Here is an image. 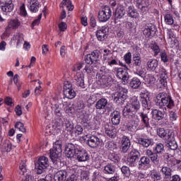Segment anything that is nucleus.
Instances as JSON below:
<instances>
[{
    "mask_svg": "<svg viewBox=\"0 0 181 181\" xmlns=\"http://www.w3.org/2000/svg\"><path fill=\"white\" fill-rule=\"evenodd\" d=\"M139 108H141V103L138 97L133 96L123 109L124 117H127L130 121L134 122L135 128L138 127L140 121L138 115H135L139 111Z\"/></svg>",
    "mask_w": 181,
    "mask_h": 181,
    "instance_id": "nucleus-1",
    "label": "nucleus"
},
{
    "mask_svg": "<svg viewBox=\"0 0 181 181\" xmlns=\"http://www.w3.org/2000/svg\"><path fill=\"white\" fill-rule=\"evenodd\" d=\"M65 156L66 158H76L78 162H86L88 160V153L85 149H82L80 146L69 143L65 147Z\"/></svg>",
    "mask_w": 181,
    "mask_h": 181,
    "instance_id": "nucleus-2",
    "label": "nucleus"
},
{
    "mask_svg": "<svg viewBox=\"0 0 181 181\" xmlns=\"http://www.w3.org/2000/svg\"><path fill=\"white\" fill-rule=\"evenodd\" d=\"M156 103L160 108H168L172 110L175 107V101L172 99V96L165 93H160L156 97Z\"/></svg>",
    "mask_w": 181,
    "mask_h": 181,
    "instance_id": "nucleus-3",
    "label": "nucleus"
},
{
    "mask_svg": "<svg viewBox=\"0 0 181 181\" xmlns=\"http://www.w3.org/2000/svg\"><path fill=\"white\" fill-rule=\"evenodd\" d=\"M52 110L56 115H60L62 110H64L66 114H71V112H73V108L69 105V103H67V102L63 103L62 100L52 101Z\"/></svg>",
    "mask_w": 181,
    "mask_h": 181,
    "instance_id": "nucleus-4",
    "label": "nucleus"
},
{
    "mask_svg": "<svg viewBox=\"0 0 181 181\" xmlns=\"http://www.w3.org/2000/svg\"><path fill=\"white\" fill-rule=\"evenodd\" d=\"M49 156L55 165L60 162V158H62V142L60 141L54 144L53 148L50 149Z\"/></svg>",
    "mask_w": 181,
    "mask_h": 181,
    "instance_id": "nucleus-5",
    "label": "nucleus"
},
{
    "mask_svg": "<svg viewBox=\"0 0 181 181\" xmlns=\"http://www.w3.org/2000/svg\"><path fill=\"white\" fill-rule=\"evenodd\" d=\"M81 139H83L85 141H87L88 144L90 148H100L101 145H103L101 139L97 137V136L85 135L81 137Z\"/></svg>",
    "mask_w": 181,
    "mask_h": 181,
    "instance_id": "nucleus-6",
    "label": "nucleus"
},
{
    "mask_svg": "<svg viewBox=\"0 0 181 181\" xmlns=\"http://www.w3.org/2000/svg\"><path fill=\"white\" fill-rule=\"evenodd\" d=\"M128 97V89L120 87L118 90L113 94L112 98L114 101L117 104H124L125 100Z\"/></svg>",
    "mask_w": 181,
    "mask_h": 181,
    "instance_id": "nucleus-7",
    "label": "nucleus"
},
{
    "mask_svg": "<svg viewBox=\"0 0 181 181\" xmlns=\"http://www.w3.org/2000/svg\"><path fill=\"white\" fill-rule=\"evenodd\" d=\"M49 168V158L46 156L40 157L35 162V169L38 175H42Z\"/></svg>",
    "mask_w": 181,
    "mask_h": 181,
    "instance_id": "nucleus-8",
    "label": "nucleus"
},
{
    "mask_svg": "<svg viewBox=\"0 0 181 181\" xmlns=\"http://www.w3.org/2000/svg\"><path fill=\"white\" fill-rule=\"evenodd\" d=\"M112 12L111 11V8L110 6H105L98 12V20L100 22L105 23L108 22L111 18Z\"/></svg>",
    "mask_w": 181,
    "mask_h": 181,
    "instance_id": "nucleus-9",
    "label": "nucleus"
},
{
    "mask_svg": "<svg viewBox=\"0 0 181 181\" xmlns=\"http://www.w3.org/2000/svg\"><path fill=\"white\" fill-rule=\"evenodd\" d=\"M159 82L158 83V88H166L168 87V74L166 73V69L164 68H160L159 70Z\"/></svg>",
    "mask_w": 181,
    "mask_h": 181,
    "instance_id": "nucleus-10",
    "label": "nucleus"
},
{
    "mask_svg": "<svg viewBox=\"0 0 181 181\" xmlns=\"http://www.w3.org/2000/svg\"><path fill=\"white\" fill-rule=\"evenodd\" d=\"M102 129L109 138H115L117 136V129L111 124L105 123Z\"/></svg>",
    "mask_w": 181,
    "mask_h": 181,
    "instance_id": "nucleus-11",
    "label": "nucleus"
},
{
    "mask_svg": "<svg viewBox=\"0 0 181 181\" xmlns=\"http://www.w3.org/2000/svg\"><path fill=\"white\" fill-rule=\"evenodd\" d=\"M109 29L107 25L102 26L101 28H99L95 34L96 37L99 42H104L107 37H108Z\"/></svg>",
    "mask_w": 181,
    "mask_h": 181,
    "instance_id": "nucleus-12",
    "label": "nucleus"
},
{
    "mask_svg": "<svg viewBox=\"0 0 181 181\" xmlns=\"http://www.w3.org/2000/svg\"><path fill=\"white\" fill-rule=\"evenodd\" d=\"M138 168L139 170H148L151 168V159L145 156L141 157Z\"/></svg>",
    "mask_w": 181,
    "mask_h": 181,
    "instance_id": "nucleus-13",
    "label": "nucleus"
},
{
    "mask_svg": "<svg viewBox=\"0 0 181 181\" xmlns=\"http://www.w3.org/2000/svg\"><path fill=\"white\" fill-rule=\"evenodd\" d=\"M134 66L136 67V74L139 76L140 77H144L145 76V71L141 69V64L142 63V60L141 59V57L137 56L134 57Z\"/></svg>",
    "mask_w": 181,
    "mask_h": 181,
    "instance_id": "nucleus-14",
    "label": "nucleus"
},
{
    "mask_svg": "<svg viewBox=\"0 0 181 181\" xmlns=\"http://www.w3.org/2000/svg\"><path fill=\"white\" fill-rule=\"evenodd\" d=\"M117 77L119 78V80L122 81L124 84H126L127 81H128V78L129 76L128 75V70L126 68H119L117 70Z\"/></svg>",
    "mask_w": 181,
    "mask_h": 181,
    "instance_id": "nucleus-15",
    "label": "nucleus"
},
{
    "mask_svg": "<svg viewBox=\"0 0 181 181\" xmlns=\"http://www.w3.org/2000/svg\"><path fill=\"white\" fill-rule=\"evenodd\" d=\"M0 8L3 12L6 13L12 12L14 8L13 3H12V0H6L0 3Z\"/></svg>",
    "mask_w": 181,
    "mask_h": 181,
    "instance_id": "nucleus-16",
    "label": "nucleus"
},
{
    "mask_svg": "<svg viewBox=\"0 0 181 181\" xmlns=\"http://www.w3.org/2000/svg\"><path fill=\"white\" fill-rule=\"evenodd\" d=\"M15 42L16 43V47H21L25 42V37L21 33H16L13 35V37L11 38V42Z\"/></svg>",
    "mask_w": 181,
    "mask_h": 181,
    "instance_id": "nucleus-17",
    "label": "nucleus"
},
{
    "mask_svg": "<svg viewBox=\"0 0 181 181\" xmlns=\"http://www.w3.org/2000/svg\"><path fill=\"white\" fill-rule=\"evenodd\" d=\"M156 32V26L152 23L146 24L143 30L144 35L147 37L152 36V35H155Z\"/></svg>",
    "mask_w": 181,
    "mask_h": 181,
    "instance_id": "nucleus-18",
    "label": "nucleus"
},
{
    "mask_svg": "<svg viewBox=\"0 0 181 181\" xmlns=\"http://www.w3.org/2000/svg\"><path fill=\"white\" fill-rule=\"evenodd\" d=\"M74 80L76 83V86L81 87V88H86V85L84 84V74L83 72H77L74 76Z\"/></svg>",
    "mask_w": 181,
    "mask_h": 181,
    "instance_id": "nucleus-19",
    "label": "nucleus"
},
{
    "mask_svg": "<svg viewBox=\"0 0 181 181\" xmlns=\"http://www.w3.org/2000/svg\"><path fill=\"white\" fill-rule=\"evenodd\" d=\"M77 117L78 118L83 119V121H84L88 124L89 128H90L91 129H94L96 128L97 124L95 123V120H87V119H86V115H84V112H83V110H81L80 113H77Z\"/></svg>",
    "mask_w": 181,
    "mask_h": 181,
    "instance_id": "nucleus-20",
    "label": "nucleus"
},
{
    "mask_svg": "<svg viewBox=\"0 0 181 181\" xmlns=\"http://www.w3.org/2000/svg\"><path fill=\"white\" fill-rule=\"evenodd\" d=\"M21 26V22L18 18L11 19L8 21V25L6 28V32L8 30H16Z\"/></svg>",
    "mask_w": 181,
    "mask_h": 181,
    "instance_id": "nucleus-21",
    "label": "nucleus"
},
{
    "mask_svg": "<svg viewBox=\"0 0 181 181\" xmlns=\"http://www.w3.org/2000/svg\"><path fill=\"white\" fill-rule=\"evenodd\" d=\"M165 146L171 149V151H176L177 149V143H176L172 134L165 139Z\"/></svg>",
    "mask_w": 181,
    "mask_h": 181,
    "instance_id": "nucleus-22",
    "label": "nucleus"
},
{
    "mask_svg": "<svg viewBox=\"0 0 181 181\" xmlns=\"http://www.w3.org/2000/svg\"><path fill=\"white\" fill-rule=\"evenodd\" d=\"M67 171L66 170H58L54 175V181H66L67 179Z\"/></svg>",
    "mask_w": 181,
    "mask_h": 181,
    "instance_id": "nucleus-23",
    "label": "nucleus"
},
{
    "mask_svg": "<svg viewBox=\"0 0 181 181\" xmlns=\"http://www.w3.org/2000/svg\"><path fill=\"white\" fill-rule=\"evenodd\" d=\"M140 98L141 100L142 106L149 110V107H151L149 105V93L148 92H141L140 93Z\"/></svg>",
    "mask_w": 181,
    "mask_h": 181,
    "instance_id": "nucleus-24",
    "label": "nucleus"
},
{
    "mask_svg": "<svg viewBox=\"0 0 181 181\" xmlns=\"http://www.w3.org/2000/svg\"><path fill=\"white\" fill-rule=\"evenodd\" d=\"M110 118L113 125H119V122H121V113L115 110L111 113Z\"/></svg>",
    "mask_w": 181,
    "mask_h": 181,
    "instance_id": "nucleus-25",
    "label": "nucleus"
},
{
    "mask_svg": "<svg viewBox=\"0 0 181 181\" xmlns=\"http://www.w3.org/2000/svg\"><path fill=\"white\" fill-rule=\"evenodd\" d=\"M121 142L122 152H124V153L128 152V150L129 149V148H131V140H129V139L127 136H124L122 138Z\"/></svg>",
    "mask_w": 181,
    "mask_h": 181,
    "instance_id": "nucleus-26",
    "label": "nucleus"
},
{
    "mask_svg": "<svg viewBox=\"0 0 181 181\" xmlns=\"http://www.w3.org/2000/svg\"><path fill=\"white\" fill-rule=\"evenodd\" d=\"M149 4L146 2V0H136V6L139 9H141L143 13L144 12H148L149 8L148 7Z\"/></svg>",
    "mask_w": 181,
    "mask_h": 181,
    "instance_id": "nucleus-27",
    "label": "nucleus"
},
{
    "mask_svg": "<svg viewBox=\"0 0 181 181\" xmlns=\"http://www.w3.org/2000/svg\"><path fill=\"white\" fill-rule=\"evenodd\" d=\"M98 59V53L93 52L85 57V62L87 64H93L94 62H97Z\"/></svg>",
    "mask_w": 181,
    "mask_h": 181,
    "instance_id": "nucleus-28",
    "label": "nucleus"
},
{
    "mask_svg": "<svg viewBox=\"0 0 181 181\" xmlns=\"http://www.w3.org/2000/svg\"><path fill=\"white\" fill-rule=\"evenodd\" d=\"M167 39L168 40L169 45H170V47H175V46H177V40H172L173 37L175 38V34H173V31H172V30H167Z\"/></svg>",
    "mask_w": 181,
    "mask_h": 181,
    "instance_id": "nucleus-29",
    "label": "nucleus"
},
{
    "mask_svg": "<svg viewBox=\"0 0 181 181\" xmlns=\"http://www.w3.org/2000/svg\"><path fill=\"white\" fill-rule=\"evenodd\" d=\"M158 64L159 62L156 59H149L147 62V69L150 71H155Z\"/></svg>",
    "mask_w": 181,
    "mask_h": 181,
    "instance_id": "nucleus-30",
    "label": "nucleus"
},
{
    "mask_svg": "<svg viewBox=\"0 0 181 181\" xmlns=\"http://www.w3.org/2000/svg\"><path fill=\"white\" fill-rule=\"evenodd\" d=\"M151 115L154 119L160 121V119L165 117V112H162L158 109H153L151 111Z\"/></svg>",
    "mask_w": 181,
    "mask_h": 181,
    "instance_id": "nucleus-31",
    "label": "nucleus"
},
{
    "mask_svg": "<svg viewBox=\"0 0 181 181\" xmlns=\"http://www.w3.org/2000/svg\"><path fill=\"white\" fill-rule=\"evenodd\" d=\"M157 134L160 138H163L165 141L172 135V133L169 132V130H165L163 128H160L157 129Z\"/></svg>",
    "mask_w": 181,
    "mask_h": 181,
    "instance_id": "nucleus-32",
    "label": "nucleus"
},
{
    "mask_svg": "<svg viewBox=\"0 0 181 181\" xmlns=\"http://www.w3.org/2000/svg\"><path fill=\"white\" fill-rule=\"evenodd\" d=\"M127 15L130 18H133L134 19H136V18H139V13L136 11L135 7L134 6H130L127 8Z\"/></svg>",
    "mask_w": 181,
    "mask_h": 181,
    "instance_id": "nucleus-33",
    "label": "nucleus"
},
{
    "mask_svg": "<svg viewBox=\"0 0 181 181\" xmlns=\"http://www.w3.org/2000/svg\"><path fill=\"white\" fill-rule=\"evenodd\" d=\"M108 104V100L105 98H101L95 103L96 110H105L107 105Z\"/></svg>",
    "mask_w": 181,
    "mask_h": 181,
    "instance_id": "nucleus-34",
    "label": "nucleus"
},
{
    "mask_svg": "<svg viewBox=\"0 0 181 181\" xmlns=\"http://www.w3.org/2000/svg\"><path fill=\"white\" fill-rule=\"evenodd\" d=\"M138 142L140 145H142L144 148H148L149 146L153 144V139L146 138H139Z\"/></svg>",
    "mask_w": 181,
    "mask_h": 181,
    "instance_id": "nucleus-35",
    "label": "nucleus"
},
{
    "mask_svg": "<svg viewBox=\"0 0 181 181\" xmlns=\"http://www.w3.org/2000/svg\"><path fill=\"white\" fill-rule=\"evenodd\" d=\"M1 149L4 152H11L12 151V143L11 141L6 139L1 144Z\"/></svg>",
    "mask_w": 181,
    "mask_h": 181,
    "instance_id": "nucleus-36",
    "label": "nucleus"
},
{
    "mask_svg": "<svg viewBox=\"0 0 181 181\" xmlns=\"http://www.w3.org/2000/svg\"><path fill=\"white\" fill-rule=\"evenodd\" d=\"M149 177L153 181H158L162 179V175H160V173H159V171L153 170L151 171Z\"/></svg>",
    "mask_w": 181,
    "mask_h": 181,
    "instance_id": "nucleus-37",
    "label": "nucleus"
},
{
    "mask_svg": "<svg viewBox=\"0 0 181 181\" xmlns=\"http://www.w3.org/2000/svg\"><path fill=\"white\" fill-rule=\"evenodd\" d=\"M103 62H108L112 58V52L108 49H104L103 52Z\"/></svg>",
    "mask_w": 181,
    "mask_h": 181,
    "instance_id": "nucleus-38",
    "label": "nucleus"
},
{
    "mask_svg": "<svg viewBox=\"0 0 181 181\" xmlns=\"http://www.w3.org/2000/svg\"><path fill=\"white\" fill-rule=\"evenodd\" d=\"M64 6L68 9V11H73L74 9V6H73L71 1L70 0H62L60 7L64 8Z\"/></svg>",
    "mask_w": 181,
    "mask_h": 181,
    "instance_id": "nucleus-39",
    "label": "nucleus"
},
{
    "mask_svg": "<svg viewBox=\"0 0 181 181\" xmlns=\"http://www.w3.org/2000/svg\"><path fill=\"white\" fill-rule=\"evenodd\" d=\"M64 95L66 98H69V100H73V98H76V91H74V89H68L64 90Z\"/></svg>",
    "mask_w": 181,
    "mask_h": 181,
    "instance_id": "nucleus-40",
    "label": "nucleus"
},
{
    "mask_svg": "<svg viewBox=\"0 0 181 181\" xmlns=\"http://www.w3.org/2000/svg\"><path fill=\"white\" fill-rule=\"evenodd\" d=\"M81 134H83V127L80 124H77L74 127L71 135L72 136H78V135H81Z\"/></svg>",
    "mask_w": 181,
    "mask_h": 181,
    "instance_id": "nucleus-41",
    "label": "nucleus"
},
{
    "mask_svg": "<svg viewBox=\"0 0 181 181\" xmlns=\"http://www.w3.org/2000/svg\"><path fill=\"white\" fill-rule=\"evenodd\" d=\"M161 173L165 177V179H169L172 176V169L168 167H163L161 169Z\"/></svg>",
    "mask_w": 181,
    "mask_h": 181,
    "instance_id": "nucleus-42",
    "label": "nucleus"
},
{
    "mask_svg": "<svg viewBox=\"0 0 181 181\" xmlns=\"http://www.w3.org/2000/svg\"><path fill=\"white\" fill-rule=\"evenodd\" d=\"M64 127H65L66 130L70 132L71 135L74 129V124L73 122L66 120L64 123Z\"/></svg>",
    "mask_w": 181,
    "mask_h": 181,
    "instance_id": "nucleus-43",
    "label": "nucleus"
},
{
    "mask_svg": "<svg viewBox=\"0 0 181 181\" xmlns=\"http://www.w3.org/2000/svg\"><path fill=\"white\" fill-rule=\"evenodd\" d=\"M129 86L132 88H138L141 86V81L138 78H133L130 83Z\"/></svg>",
    "mask_w": 181,
    "mask_h": 181,
    "instance_id": "nucleus-44",
    "label": "nucleus"
},
{
    "mask_svg": "<svg viewBox=\"0 0 181 181\" xmlns=\"http://www.w3.org/2000/svg\"><path fill=\"white\" fill-rule=\"evenodd\" d=\"M144 80L146 84L149 86H153V84H155V81H156V79L155 78V76L149 74L145 77Z\"/></svg>",
    "mask_w": 181,
    "mask_h": 181,
    "instance_id": "nucleus-45",
    "label": "nucleus"
},
{
    "mask_svg": "<svg viewBox=\"0 0 181 181\" xmlns=\"http://www.w3.org/2000/svg\"><path fill=\"white\" fill-rule=\"evenodd\" d=\"M105 173H107V175H112L115 172V169L114 168V165L111 164H107L104 168Z\"/></svg>",
    "mask_w": 181,
    "mask_h": 181,
    "instance_id": "nucleus-46",
    "label": "nucleus"
},
{
    "mask_svg": "<svg viewBox=\"0 0 181 181\" xmlns=\"http://www.w3.org/2000/svg\"><path fill=\"white\" fill-rule=\"evenodd\" d=\"M29 9L31 11V12H33L35 13V12H37L39 11V1H35L34 3H31L29 4Z\"/></svg>",
    "mask_w": 181,
    "mask_h": 181,
    "instance_id": "nucleus-47",
    "label": "nucleus"
},
{
    "mask_svg": "<svg viewBox=\"0 0 181 181\" xmlns=\"http://www.w3.org/2000/svg\"><path fill=\"white\" fill-rule=\"evenodd\" d=\"M138 158L136 157H131L128 156L127 158V163L129 166L132 168H134V166H136V160H138Z\"/></svg>",
    "mask_w": 181,
    "mask_h": 181,
    "instance_id": "nucleus-48",
    "label": "nucleus"
},
{
    "mask_svg": "<svg viewBox=\"0 0 181 181\" xmlns=\"http://www.w3.org/2000/svg\"><path fill=\"white\" fill-rule=\"evenodd\" d=\"M140 117L144 122V125L142 128H145V127H148L149 125V118H148V115L144 113H141Z\"/></svg>",
    "mask_w": 181,
    "mask_h": 181,
    "instance_id": "nucleus-49",
    "label": "nucleus"
},
{
    "mask_svg": "<svg viewBox=\"0 0 181 181\" xmlns=\"http://www.w3.org/2000/svg\"><path fill=\"white\" fill-rule=\"evenodd\" d=\"M161 62H163V63H168L169 62V56L166 53V51L163 50L160 53Z\"/></svg>",
    "mask_w": 181,
    "mask_h": 181,
    "instance_id": "nucleus-50",
    "label": "nucleus"
},
{
    "mask_svg": "<svg viewBox=\"0 0 181 181\" xmlns=\"http://www.w3.org/2000/svg\"><path fill=\"white\" fill-rule=\"evenodd\" d=\"M125 15V10L123 8H117L115 11V18L121 19Z\"/></svg>",
    "mask_w": 181,
    "mask_h": 181,
    "instance_id": "nucleus-51",
    "label": "nucleus"
},
{
    "mask_svg": "<svg viewBox=\"0 0 181 181\" xmlns=\"http://www.w3.org/2000/svg\"><path fill=\"white\" fill-rule=\"evenodd\" d=\"M165 22L166 25H173V23H175V20H173V16L170 14H166L165 16Z\"/></svg>",
    "mask_w": 181,
    "mask_h": 181,
    "instance_id": "nucleus-52",
    "label": "nucleus"
},
{
    "mask_svg": "<svg viewBox=\"0 0 181 181\" xmlns=\"http://www.w3.org/2000/svg\"><path fill=\"white\" fill-rule=\"evenodd\" d=\"M15 128H16V129H18L21 132H26V129L25 128V125L23 124V123L21 122H17L15 124Z\"/></svg>",
    "mask_w": 181,
    "mask_h": 181,
    "instance_id": "nucleus-53",
    "label": "nucleus"
},
{
    "mask_svg": "<svg viewBox=\"0 0 181 181\" xmlns=\"http://www.w3.org/2000/svg\"><path fill=\"white\" fill-rule=\"evenodd\" d=\"M151 48L154 53V56H158V54L160 53V48H159V46L158 45L153 44L151 46Z\"/></svg>",
    "mask_w": 181,
    "mask_h": 181,
    "instance_id": "nucleus-54",
    "label": "nucleus"
},
{
    "mask_svg": "<svg viewBox=\"0 0 181 181\" xmlns=\"http://www.w3.org/2000/svg\"><path fill=\"white\" fill-rule=\"evenodd\" d=\"M163 151H165V146L161 143L158 144L155 148V152L162 153Z\"/></svg>",
    "mask_w": 181,
    "mask_h": 181,
    "instance_id": "nucleus-55",
    "label": "nucleus"
},
{
    "mask_svg": "<svg viewBox=\"0 0 181 181\" xmlns=\"http://www.w3.org/2000/svg\"><path fill=\"white\" fill-rule=\"evenodd\" d=\"M177 163H179V160H177L175 158L168 159V165L170 168H172V166H175V165H177Z\"/></svg>",
    "mask_w": 181,
    "mask_h": 181,
    "instance_id": "nucleus-56",
    "label": "nucleus"
},
{
    "mask_svg": "<svg viewBox=\"0 0 181 181\" xmlns=\"http://www.w3.org/2000/svg\"><path fill=\"white\" fill-rule=\"evenodd\" d=\"M19 168H20V171H19L20 175H21L22 176L25 175V173L28 172V170L26 169V164L23 163V164L20 165Z\"/></svg>",
    "mask_w": 181,
    "mask_h": 181,
    "instance_id": "nucleus-57",
    "label": "nucleus"
},
{
    "mask_svg": "<svg viewBox=\"0 0 181 181\" xmlns=\"http://www.w3.org/2000/svg\"><path fill=\"white\" fill-rule=\"evenodd\" d=\"M84 64L83 62H78L75 64L73 66V71H78L83 69Z\"/></svg>",
    "mask_w": 181,
    "mask_h": 181,
    "instance_id": "nucleus-58",
    "label": "nucleus"
},
{
    "mask_svg": "<svg viewBox=\"0 0 181 181\" xmlns=\"http://www.w3.org/2000/svg\"><path fill=\"white\" fill-rule=\"evenodd\" d=\"M129 156H131L132 158H139L140 153L139 151L136 149H132L131 152L129 154Z\"/></svg>",
    "mask_w": 181,
    "mask_h": 181,
    "instance_id": "nucleus-59",
    "label": "nucleus"
},
{
    "mask_svg": "<svg viewBox=\"0 0 181 181\" xmlns=\"http://www.w3.org/2000/svg\"><path fill=\"white\" fill-rule=\"evenodd\" d=\"M60 132V125L59 123H55L52 125V134H59Z\"/></svg>",
    "mask_w": 181,
    "mask_h": 181,
    "instance_id": "nucleus-60",
    "label": "nucleus"
},
{
    "mask_svg": "<svg viewBox=\"0 0 181 181\" xmlns=\"http://www.w3.org/2000/svg\"><path fill=\"white\" fill-rule=\"evenodd\" d=\"M132 57V54H131V52H128L124 56V62L127 63V64H131Z\"/></svg>",
    "mask_w": 181,
    "mask_h": 181,
    "instance_id": "nucleus-61",
    "label": "nucleus"
},
{
    "mask_svg": "<svg viewBox=\"0 0 181 181\" xmlns=\"http://www.w3.org/2000/svg\"><path fill=\"white\" fill-rule=\"evenodd\" d=\"M20 15L21 16H26L28 15V11H26V7H25L24 4H23L20 7Z\"/></svg>",
    "mask_w": 181,
    "mask_h": 181,
    "instance_id": "nucleus-62",
    "label": "nucleus"
},
{
    "mask_svg": "<svg viewBox=\"0 0 181 181\" xmlns=\"http://www.w3.org/2000/svg\"><path fill=\"white\" fill-rule=\"evenodd\" d=\"M13 81H14V84H16V86H17L18 88H21V86H22V83L19 81V75L16 74L14 76Z\"/></svg>",
    "mask_w": 181,
    "mask_h": 181,
    "instance_id": "nucleus-63",
    "label": "nucleus"
},
{
    "mask_svg": "<svg viewBox=\"0 0 181 181\" xmlns=\"http://www.w3.org/2000/svg\"><path fill=\"white\" fill-rule=\"evenodd\" d=\"M135 177L137 180H142V179H145V177H146V175L138 172L135 173Z\"/></svg>",
    "mask_w": 181,
    "mask_h": 181,
    "instance_id": "nucleus-64",
    "label": "nucleus"
}]
</instances>
